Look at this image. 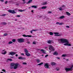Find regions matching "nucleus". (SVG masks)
Instances as JSON below:
<instances>
[{
	"label": "nucleus",
	"instance_id": "1",
	"mask_svg": "<svg viewBox=\"0 0 73 73\" xmlns=\"http://www.w3.org/2000/svg\"><path fill=\"white\" fill-rule=\"evenodd\" d=\"M18 65H19V64L18 63H11V64L10 68L11 69H13V67L14 66H15L14 67V69H16L18 67Z\"/></svg>",
	"mask_w": 73,
	"mask_h": 73
},
{
	"label": "nucleus",
	"instance_id": "2",
	"mask_svg": "<svg viewBox=\"0 0 73 73\" xmlns=\"http://www.w3.org/2000/svg\"><path fill=\"white\" fill-rule=\"evenodd\" d=\"M60 41H61V42H62V43H64V42L66 43L64 44V45H65V46L68 45L69 42L68 40L64 39H60Z\"/></svg>",
	"mask_w": 73,
	"mask_h": 73
},
{
	"label": "nucleus",
	"instance_id": "3",
	"mask_svg": "<svg viewBox=\"0 0 73 73\" xmlns=\"http://www.w3.org/2000/svg\"><path fill=\"white\" fill-rule=\"evenodd\" d=\"M73 68V65H71V67L70 68H66L65 69L66 72H69V71H72V68Z\"/></svg>",
	"mask_w": 73,
	"mask_h": 73
},
{
	"label": "nucleus",
	"instance_id": "4",
	"mask_svg": "<svg viewBox=\"0 0 73 73\" xmlns=\"http://www.w3.org/2000/svg\"><path fill=\"white\" fill-rule=\"evenodd\" d=\"M18 42L20 43L24 42V39L23 38H20L17 39Z\"/></svg>",
	"mask_w": 73,
	"mask_h": 73
},
{
	"label": "nucleus",
	"instance_id": "5",
	"mask_svg": "<svg viewBox=\"0 0 73 73\" xmlns=\"http://www.w3.org/2000/svg\"><path fill=\"white\" fill-rule=\"evenodd\" d=\"M8 12H9V13H11L13 14H15V13H16V11H15L14 10H8Z\"/></svg>",
	"mask_w": 73,
	"mask_h": 73
},
{
	"label": "nucleus",
	"instance_id": "6",
	"mask_svg": "<svg viewBox=\"0 0 73 73\" xmlns=\"http://www.w3.org/2000/svg\"><path fill=\"white\" fill-rule=\"evenodd\" d=\"M49 49L51 51H54V48L53 47V46H49Z\"/></svg>",
	"mask_w": 73,
	"mask_h": 73
},
{
	"label": "nucleus",
	"instance_id": "7",
	"mask_svg": "<svg viewBox=\"0 0 73 73\" xmlns=\"http://www.w3.org/2000/svg\"><path fill=\"white\" fill-rule=\"evenodd\" d=\"M9 55H11V56H14V55L16 54V53L13 52H9Z\"/></svg>",
	"mask_w": 73,
	"mask_h": 73
},
{
	"label": "nucleus",
	"instance_id": "8",
	"mask_svg": "<svg viewBox=\"0 0 73 73\" xmlns=\"http://www.w3.org/2000/svg\"><path fill=\"white\" fill-rule=\"evenodd\" d=\"M44 67L45 68H47L48 69L49 68V64L48 63H45L44 65Z\"/></svg>",
	"mask_w": 73,
	"mask_h": 73
},
{
	"label": "nucleus",
	"instance_id": "9",
	"mask_svg": "<svg viewBox=\"0 0 73 73\" xmlns=\"http://www.w3.org/2000/svg\"><path fill=\"white\" fill-rule=\"evenodd\" d=\"M56 25H62V24L64 25V24L63 23H60V22H56Z\"/></svg>",
	"mask_w": 73,
	"mask_h": 73
},
{
	"label": "nucleus",
	"instance_id": "10",
	"mask_svg": "<svg viewBox=\"0 0 73 73\" xmlns=\"http://www.w3.org/2000/svg\"><path fill=\"white\" fill-rule=\"evenodd\" d=\"M47 43L48 44H52V43H53V41L49 40L48 41Z\"/></svg>",
	"mask_w": 73,
	"mask_h": 73
},
{
	"label": "nucleus",
	"instance_id": "11",
	"mask_svg": "<svg viewBox=\"0 0 73 73\" xmlns=\"http://www.w3.org/2000/svg\"><path fill=\"white\" fill-rule=\"evenodd\" d=\"M18 58L20 60H25V59L26 58H25L23 57H19Z\"/></svg>",
	"mask_w": 73,
	"mask_h": 73
},
{
	"label": "nucleus",
	"instance_id": "12",
	"mask_svg": "<svg viewBox=\"0 0 73 73\" xmlns=\"http://www.w3.org/2000/svg\"><path fill=\"white\" fill-rule=\"evenodd\" d=\"M22 36H23V37H32V36L31 35H22Z\"/></svg>",
	"mask_w": 73,
	"mask_h": 73
},
{
	"label": "nucleus",
	"instance_id": "13",
	"mask_svg": "<svg viewBox=\"0 0 73 73\" xmlns=\"http://www.w3.org/2000/svg\"><path fill=\"white\" fill-rule=\"evenodd\" d=\"M47 8V7L46 6H44L41 7V9H46Z\"/></svg>",
	"mask_w": 73,
	"mask_h": 73
},
{
	"label": "nucleus",
	"instance_id": "14",
	"mask_svg": "<svg viewBox=\"0 0 73 73\" xmlns=\"http://www.w3.org/2000/svg\"><path fill=\"white\" fill-rule=\"evenodd\" d=\"M51 65H52V66H53L54 65H55L56 64V63H55L54 62H51Z\"/></svg>",
	"mask_w": 73,
	"mask_h": 73
},
{
	"label": "nucleus",
	"instance_id": "15",
	"mask_svg": "<svg viewBox=\"0 0 73 73\" xmlns=\"http://www.w3.org/2000/svg\"><path fill=\"white\" fill-rule=\"evenodd\" d=\"M40 51H41V52H42V53L44 54H46V53H45V51H44V49H42L40 50Z\"/></svg>",
	"mask_w": 73,
	"mask_h": 73
},
{
	"label": "nucleus",
	"instance_id": "16",
	"mask_svg": "<svg viewBox=\"0 0 73 73\" xmlns=\"http://www.w3.org/2000/svg\"><path fill=\"white\" fill-rule=\"evenodd\" d=\"M25 52L26 53L25 54H27L28 53V51L26 49H25Z\"/></svg>",
	"mask_w": 73,
	"mask_h": 73
},
{
	"label": "nucleus",
	"instance_id": "17",
	"mask_svg": "<svg viewBox=\"0 0 73 73\" xmlns=\"http://www.w3.org/2000/svg\"><path fill=\"white\" fill-rule=\"evenodd\" d=\"M32 1V0H29V1L26 4H29V3H31Z\"/></svg>",
	"mask_w": 73,
	"mask_h": 73
},
{
	"label": "nucleus",
	"instance_id": "18",
	"mask_svg": "<svg viewBox=\"0 0 73 73\" xmlns=\"http://www.w3.org/2000/svg\"><path fill=\"white\" fill-rule=\"evenodd\" d=\"M4 50H3V52H4V53H2V54H6V51H4Z\"/></svg>",
	"mask_w": 73,
	"mask_h": 73
},
{
	"label": "nucleus",
	"instance_id": "19",
	"mask_svg": "<svg viewBox=\"0 0 73 73\" xmlns=\"http://www.w3.org/2000/svg\"><path fill=\"white\" fill-rule=\"evenodd\" d=\"M53 55H58V53L56 52H55L53 53Z\"/></svg>",
	"mask_w": 73,
	"mask_h": 73
},
{
	"label": "nucleus",
	"instance_id": "20",
	"mask_svg": "<svg viewBox=\"0 0 73 73\" xmlns=\"http://www.w3.org/2000/svg\"><path fill=\"white\" fill-rule=\"evenodd\" d=\"M47 4V3L45 2L44 3H42V5H46Z\"/></svg>",
	"mask_w": 73,
	"mask_h": 73
},
{
	"label": "nucleus",
	"instance_id": "21",
	"mask_svg": "<svg viewBox=\"0 0 73 73\" xmlns=\"http://www.w3.org/2000/svg\"><path fill=\"white\" fill-rule=\"evenodd\" d=\"M64 18H65V17L64 16H61L59 17V18L61 19H64Z\"/></svg>",
	"mask_w": 73,
	"mask_h": 73
},
{
	"label": "nucleus",
	"instance_id": "22",
	"mask_svg": "<svg viewBox=\"0 0 73 73\" xmlns=\"http://www.w3.org/2000/svg\"><path fill=\"white\" fill-rule=\"evenodd\" d=\"M1 24L3 25H6L7 24V23L6 22H1Z\"/></svg>",
	"mask_w": 73,
	"mask_h": 73
},
{
	"label": "nucleus",
	"instance_id": "23",
	"mask_svg": "<svg viewBox=\"0 0 73 73\" xmlns=\"http://www.w3.org/2000/svg\"><path fill=\"white\" fill-rule=\"evenodd\" d=\"M66 14H67V15L68 16H70V13L68 12H66Z\"/></svg>",
	"mask_w": 73,
	"mask_h": 73
},
{
	"label": "nucleus",
	"instance_id": "24",
	"mask_svg": "<svg viewBox=\"0 0 73 73\" xmlns=\"http://www.w3.org/2000/svg\"><path fill=\"white\" fill-rule=\"evenodd\" d=\"M31 7L34 8H37V6L36 5H33L31 6Z\"/></svg>",
	"mask_w": 73,
	"mask_h": 73
},
{
	"label": "nucleus",
	"instance_id": "25",
	"mask_svg": "<svg viewBox=\"0 0 73 73\" xmlns=\"http://www.w3.org/2000/svg\"><path fill=\"white\" fill-rule=\"evenodd\" d=\"M25 54L27 56H31V54L29 53H28Z\"/></svg>",
	"mask_w": 73,
	"mask_h": 73
},
{
	"label": "nucleus",
	"instance_id": "26",
	"mask_svg": "<svg viewBox=\"0 0 73 73\" xmlns=\"http://www.w3.org/2000/svg\"><path fill=\"white\" fill-rule=\"evenodd\" d=\"M42 64H43V63L42 62L40 63L39 64H38L37 65H36L37 66L38 65H42Z\"/></svg>",
	"mask_w": 73,
	"mask_h": 73
},
{
	"label": "nucleus",
	"instance_id": "27",
	"mask_svg": "<svg viewBox=\"0 0 73 73\" xmlns=\"http://www.w3.org/2000/svg\"><path fill=\"white\" fill-rule=\"evenodd\" d=\"M45 18H46V19H47V20H49V18L46 17H44V19H45Z\"/></svg>",
	"mask_w": 73,
	"mask_h": 73
},
{
	"label": "nucleus",
	"instance_id": "28",
	"mask_svg": "<svg viewBox=\"0 0 73 73\" xmlns=\"http://www.w3.org/2000/svg\"><path fill=\"white\" fill-rule=\"evenodd\" d=\"M49 35H53V33L52 32H50L49 33Z\"/></svg>",
	"mask_w": 73,
	"mask_h": 73
},
{
	"label": "nucleus",
	"instance_id": "29",
	"mask_svg": "<svg viewBox=\"0 0 73 73\" xmlns=\"http://www.w3.org/2000/svg\"><path fill=\"white\" fill-rule=\"evenodd\" d=\"M7 60H9V61H13V60H12L11 59V58L8 59Z\"/></svg>",
	"mask_w": 73,
	"mask_h": 73
},
{
	"label": "nucleus",
	"instance_id": "30",
	"mask_svg": "<svg viewBox=\"0 0 73 73\" xmlns=\"http://www.w3.org/2000/svg\"><path fill=\"white\" fill-rule=\"evenodd\" d=\"M54 35H58L59 34V33H54Z\"/></svg>",
	"mask_w": 73,
	"mask_h": 73
},
{
	"label": "nucleus",
	"instance_id": "31",
	"mask_svg": "<svg viewBox=\"0 0 73 73\" xmlns=\"http://www.w3.org/2000/svg\"><path fill=\"white\" fill-rule=\"evenodd\" d=\"M12 41L13 42H15V41H16V39H13L12 40Z\"/></svg>",
	"mask_w": 73,
	"mask_h": 73
},
{
	"label": "nucleus",
	"instance_id": "32",
	"mask_svg": "<svg viewBox=\"0 0 73 73\" xmlns=\"http://www.w3.org/2000/svg\"><path fill=\"white\" fill-rule=\"evenodd\" d=\"M62 56V57H66V54H63Z\"/></svg>",
	"mask_w": 73,
	"mask_h": 73
},
{
	"label": "nucleus",
	"instance_id": "33",
	"mask_svg": "<svg viewBox=\"0 0 73 73\" xmlns=\"http://www.w3.org/2000/svg\"><path fill=\"white\" fill-rule=\"evenodd\" d=\"M23 65H27V63L26 62H23L22 63Z\"/></svg>",
	"mask_w": 73,
	"mask_h": 73
},
{
	"label": "nucleus",
	"instance_id": "34",
	"mask_svg": "<svg viewBox=\"0 0 73 73\" xmlns=\"http://www.w3.org/2000/svg\"><path fill=\"white\" fill-rule=\"evenodd\" d=\"M12 43H13V42L12 41H10L9 42L8 44H12Z\"/></svg>",
	"mask_w": 73,
	"mask_h": 73
},
{
	"label": "nucleus",
	"instance_id": "35",
	"mask_svg": "<svg viewBox=\"0 0 73 73\" xmlns=\"http://www.w3.org/2000/svg\"><path fill=\"white\" fill-rule=\"evenodd\" d=\"M59 9V11H62V9L61 7L58 8Z\"/></svg>",
	"mask_w": 73,
	"mask_h": 73
},
{
	"label": "nucleus",
	"instance_id": "36",
	"mask_svg": "<svg viewBox=\"0 0 73 73\" xmlns=\"http://www.w3.org/2000/svg\"><path fill=\"white\" fill-rule=\"evenodd\" d=\"M56 70H57V71H58V70H60V68H56Z\"/></svg>",
	"mask_w": 73,
	"mask_h": 73
},
{
	"label": "nucleus",
	"instance_id": "37",
	"mask_svg": "<svg viewBox=\"0 0 73 73\" xmlns=\"http://www.w3.org/2000/svg\"><path fill=\"white\" fill-rule=\"evenodd\" d=\"M36 61H37L38 63L39 62H40V60H37Z\"/></svg>",
	"mask_w": 73,
	"mask_h": 73
},
{
	"label": "nucleus",
	"instance_id": "38",
	"mask_svg": "<svg viewBox=\"0 0 73 73\" xmlns=\"http://www.w3.org/2000/svg\"><path fill=\"white\" fill-rule=\"evenodd\" d=\"M7 35H8V34L5 33L4 34V36H7Z\"/></svg>",
	"mask_w": 73,
	"mask_h": 73
},
{
	"label": "nucleus",
	"instance_id": "39",
	"mask_svg": "<svg viewBox=\"0 0 73 73\" xmlns=\"http://www.w3.org/2000/svg\"><path fill=\"white\" fill-rule=\"evenodd\" d=\"M33 31H38V29H36V30H33Z\"/></svg>",
	"mask_w": 73,
	"mask_h": 73
},
{
	"label": "nucleus",
	"instance_id": "40",
	"mask_svg": "<svg viewBox=\"0 0 73 73\" xmlns=\"http://www.w3.org/2000/svg\"><path fill=\"white\" fill-rule=\"evenodd\" d=\"M7 15L6 14H3L2 15H1V16H6Z\"/></svg>",
	"mask_w": 73,
	"mask_h": 73
},
{
	"label": "nucleus",
	"instance_id": "41",
	"mask_svg": "<svg viewBox=\"0 0 73 73\" xmlns=\"http://www.w3.org/2000/svg\"><path fill=\"white\" fill-rule=\"evenodd\" d=\"M33 44H34L35 45H36V42L34 41L33 43Z\"/></svg>",
	"mask_w": 73,
	"mask_h": 73
},
{
	"label": "nucleus",
	"instance_id": "42",
	"mask_svg": "<svg viewBox=\"0 0 73 73\" xmlns=\"http://www.w3.org/2000/svg\"><path fill=\"white\" fill-rule=\"evenodd\" d=\"M19 11L21 12H23L22 10H21V9L19 10Z\"/></svg>",
	"mask_w": 73,
	"mask_h": 73
},
{
	"label": "nucleus",
	"instance_id": "43",
	"mask_svg": "<svg viewBox=\"0 0 73 73\" xmlns=\"http://www.w3.org/2000/svg\"><path fill=\"white\" fill-rule=\"evenodd\" d=\"M52 13V12H51V11H49L48 12V13Z\"/></svg>",
	"mask_w": 73,
	"mask_h": 73
},
{
	"label": "nucleus",
	"instance_id": "44",
	"mask_svg": "<svg viewBox=\"0 0 73 73\" xmlns=\"http://www.w3.org/2000/svg\"><path fill=\"white\" fill-rule=\"evenodd\" d=\"M7 3H8V1H6L5 2V4H7Z\"/></svg>",
	"mask_w": 73,
	"mask_h": 73
},
{
	"label": "nucleus",
	"instance_id": "45",
	"mask_svg": "<svg viewBox=\"0 0 73 73\" xmlns=\"http://www.w3.org/2000/svg\"><path fill=\"white\" fill-rule=\"evenodd\" d=\"M68 46H71V44H69V43H68Z\"/></svg>",
	"mask_w": 73,
	"mask_h": 73
},
{
	"label": "nucleus",
	"instance_id": "46",
	"mask_svg": "<svg viewBox=\"0 0 73 73\" xmlns=\"http://www.w3.org/2000/svg\"><path fill=\"white\" fill-rule=\"evenodd\" d=\"M2 71H3V72H5V70L4 69H3L2 70Z\"/></svg>",
	"mask_w": 73,
	"mask_h": 73
},
{
	"label": "nucleus",
	"instance_id": "47",
	"mask_svg": "<svg viewBox=\"0 0 73 73\" xmlns=\"http://www.w3.org/2000/svg\"><path fill=\"white\" fill-rule=\"evenodd\" d=\"M21 54L22 55V56H24V54L23 53H21Z\"/></svg>",
	"mask_w": 73,
	"mask_h": 73
},
{
	"label": "nucleus",
	"instance_id": "48",
	"mask_svg": "<svg viewBox=\"0 0 73 73\" xmlns=\"http://www.w3.org/2000/svg\"><path fill=\"white\" fill-rule=\"evenodd\" d=\"M27 9H25V10H22V12H24V11H26V10H27Z\"/></svg>",
	"mask_w": 73,
	"mask_h": 73
},
{
	"label": "nucleus",
	"instance_id": "49",
	"mask_svg": "<svg viewBox=\"0 0 73 73\" xmlns=\"http://www.w3.org/2000/svg\"><path fill=\"white\" fill-rule=\"evenodd\" d=\"M62 34H61L58 35V36H62Z\"/></svg>",
	"mask_w": 73,
	"mask_h": 73
},
{
	"label": "nucleus",
	"instance_id": "50",
	"mask_svg": "<svg viewBox=\"0 0 73 73\" xmlns=\"http://www.w3.org/2000/svg\"><path fill=\"white\" fill-rule=\"evenodd\" d=\"M17 17H20V15H17Z\"/></svg>",
	"mask_w": 73,
	"mask_h": 73
},
{
	"label": "nucleus",
	"instance_id": "51",
	"mask_svg": "<svg viewBox=\"0 0 73 73\" xmlns=\"http://www.w3.org/2000/svg\"><path fill=\"white\" fill-rule=\"evenodd\" d=\"M48 55L47 54L45 56V57H46V58L47 57H48Z\"/></svg>",
	"mask_w": 73,
	"mask_h": 73
},
{
	"label": "nucleus",
	"instance_id": "52",
	"mask_svg": "<svg viewBox=\"0 0 73 73\" xmlns=\"http://www.w3.org/2000/svg\"><path fill=\"white\" fill-rule=\"evenodd\" d=\"M66 28H70V27H69V26H66Z\"/></svg>",
	"mask_w": 73,
	"mask_h": 73
},
{
	"label": "nucleus",
	"instance_id": "53",
	"mask_svg": "<svg viewBox=\"0 0 73 73\" xmlns=\"http://www.w3.org/2000/svg\"><path fill=\"white\" fill-rule=\"evenodd\" d=\"M14 57H14V56L10 57V58H14Z\"/></svg>",
	"mask_w": 73,
	"mask_h": 73
},
{
	"label": "nucleus",
	"instance_id": "54",
	"mask_svg": "<svg viewBox=\"0 0 73 73\" xmlns=\"http://www.w3.org/2000/svg\"><path fill=\"white\" fill-rule=\"evenodd\" d=\"M62 7H64V8H65V5H62Z\"/></svg>",
	"mask_w": 73,
	"mask_h": 73
},
{
	"label": "nucleus",
	"instance_id": "55",
	"mask_svg": "<svg viewBox=\"0 0 73 73\" xmlns=\"http://www.w3.org/2000/svg\"><path fill=\"white\" fill-rule=\"evenodd\" d=\"M27 44H30V42H28V41H27Z\"/></svg>",
	"mask_w": 73,
	"mask_h": 73
},
{
	"label": "nucleus",
	"instance_id": "56",
	"mask_svg": "<svg viewBox=\"0 0 73 73\" xmlns=\"http://www.w3.org/2000/svg\"><path fill=\"white\" fill-rule=\"evenodd\" d=\"M1 0V1L2 2H4V0Z\"/></svg>",
	"mask_w": 73,
	"mask_h": 73
},
{
	"label": "nucleus",
	"instance_id": "57",
	"mask_svg": "<svg viewBox=\"0 0 73 73\" xmlns=\"http://www.w3.org/2000/svg\"><path fill=\"white\" fill-rule=\"evenodd\" d=\"M15 56H16V57H17V56H18V54H16L15 55Z\"/></svg>",
	"mask_w": 73,
	"mask_h": 73
},
{
	"label": "nucleus",
	"instance_id": "58",
	"mask_svg": "<svg viewBox=\"0 0 73 73\" xmlns=\"http://www.w3.org/2000/svg\"><path fill=\"white\" fill-rule=\"evenodd\" d=\"M56 58H57L58 59H60V58L58 57H56Z\"/></svg>",
	"mask_w": 73,
	"mask_h": 73
},
{
	"label": "nucleus",
	"instance_id": "59",
	"mask_svg": "<svg viewBox=\"0 0 73 73\" xmlns=\"http://www.w3.org/2000/svg\"><path fill=\"white\" fill-rule=\"evenodd\" d=\"M33 31V30H32V31H31V33H32V34L33 33V32H32Z\"/></svg>",
	"mask_w": 73,
	"mask_h": 73
},
{
	"label": "nucleus",
	"instance_id": "60",
	"mask_svg": "<svg viewBox=\"0 0 73 73\" xmlns=\"http://www.w3.org/2000/svg\"><path fill=\"white\" fill-rule=\"evenodd\" d=\"M54 36H58V35H55Z\"/></svg>",
	"mask_w": 73,
	"mask_h": 73
},
{
	"label": "nucleus",
	"instance_id": "61",
	"mask_svg": "<svg viewBox=\"0 0 73 73\" xmlns=\"http://www.w3.org/2000/svg\"><path fill=\"white\" fill-rule=\"evenodd\" d=\"M19 3H17L16 4V5H19Z\"/></svg>",
	"mask_w": 73,
	"mask_h": 73
},
{
	"label": "nucleus",
	"instance_id": "62",
	"mask_svg": "<svg viewBox=\"0 0 73 73\" xmlns=\"http://www.w3.org/2000/svg\"><path fill=\"white\" fill-rule=\"evenodd\" d=\"M26 3V2L24 1V2H23V4H25V3Z\"/></svg>",
	"mask_w": 73,
	"mask_h": 73
},
{
	"label": "nucleus",
	"instance_id": "63",
	"mask_svg": "<svg viewBox=\"0 0 73 73\" xmlns=\"http://www.w3.org/2000/svg\"><path fill=\"white\" fill-rule=\"evenodd\" d=\"M32 12H33V10H31Z\"/></svg>",
	"mask_w": 73,
	"mask_h": 73
},
{
	"label": "nucleus",
	"instance_id": "64",
	"mask_svg": "<svg viewBox=\"0 0 73 73\" xmlns=\"http://www.w3.org/2000/svg\"><path fill=\"white\" fill-rule=\"evenodd\" d=\"M66 61H69V60L68 59H66Z\"/></svg>",
	"mask_w": 73,
	"mask_h": 73
}]
</instances>
